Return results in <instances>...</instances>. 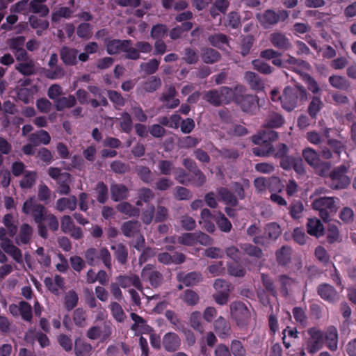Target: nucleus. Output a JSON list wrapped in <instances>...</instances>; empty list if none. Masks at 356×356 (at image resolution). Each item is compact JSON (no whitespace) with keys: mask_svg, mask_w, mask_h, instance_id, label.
Masks as SVG:
<instances>
[{"mask_svg":"<svg viewBox=\"0 0 356 356\" xmlns=\"http://www.w3.org/2000/svg\"><path fill=\"white\" fill-rule=\"evenodd\" d=\"M307 336L304 339L302 346L309 354H315L319 351L325 343L331 351L337 350L338 348V332L334 326H329L325 331H322L316 327L307 330Z\"/></svg>","mask_w":356,"mask_h":356,"instance_id":"1","label":"nucleus"},{"mask_svg":"<svg viewBox=\"0 0 356 356\" xmlns=\"http://www.w3.org/2000/svg\"><path fill=\"white\" fill-rule=\"evenodd\" d=\"M280 98L282 108L287 111H291L307 101V92L303 86L296 84L294 86L286 87Z\"/></svg>","mask_w":356,"mask_h":356,"instance_id":"2","label":"nucleus"},{"mask_svg":"<svg viewBox=\"0 0 356 356\" xmlns=\"http://www.w3.org/2000/svg\"><path fill=\"white\" fill-rule=\"evenodd\" d=\"M340 199L337 197H319L312 203V207L316 211L324 222H328L334 216L339 207Z\"/></svg>","mask_w":356,"mask_h":356,"instance_id":"3","label":"nucleus"},{"mask_svg":"<svg viewBox=\"0 0 356 356\" xmlns=\"http://www.w3.org/2000/svg\"><path fill=\"white\" fill-rule=\"evenodd\" d=\"M277 137V133L273 130L263 131L252 136V142L258 145L252 148L254 154L262 157L273 154L274 150L271 143L276 140Z\"/></svg>","mask_w":356,"mask_h":356,"instance_id":"4","label":"nucleus"},{"mask_svg":"<svg viewBox=\"0 0 356 356\" xmlns=\"http://www.w3.org/2000/svg\"><path fill=\"white\" fill-rule=\"evenodd\" d=\"M350 164H343L334 168L329 174L331 183L330 187L332 189L338 190L346 188L350 184V178L346 175Z\"/></svg>","mask_w":356,"mask_h":356,"instance_id":"5","label":"nucleus"},{"mask_svg":"<svg viewBox=\"0 0 356 356\" xmlns=\"http://www.w3.org/2000/svg\"><path fill=\"white\" fill-rule=\"evenodd\" d=\"M232 318L239 327L247 325L251 319L250 309L242 302H234L230 305Z\"/></svg>","mask_w":356,"mask_h":356,"instance_id":"6","label":"nucleus"},{"mask_svg":"<svg viewBox=\"0 0 356 356\" xmlns=\"http://www.w3.org/2000/svg\"><path fill=\"white\" fill-rule=\"evenodd\" d=\"M84 257L90 266H95L101 259L108 269H111V254L106 248L99 250L94 248H89L85 252Z\"/></svg>","mask_w":356,"mask_h":356,"instance_id":"7","label":"nucleus"},{"mask_svg":"<svg viewBox=\"0 0 356 356\" xmlns=\"http://www.w3.org/2000/svg\"><path fill=\"white\" fill-rule=\"evenodd\" d=\"M288 16L287 11L284 10L275 12L273 10L268 9L262 14H257V18L264 27L268 28L270 26L276 24L279 22L284 21Z\"/></svg>","mask_w":356,"mask_h":356,"instance_id":"8","label":"nucleus"},{"mask_svg":"<svg viewBox=\"0 0 356 356\" xmlns=\"http://www.w3.org/2000/svg\"><path fill=\"white\" fill-rule=\"evenodd\" d=\"M58 56L54 53L51 54L49 62L48 68L44 71V75L50 79H60L65 75L64 68L58 65Z\"/></svg>","mask_w":356,"mask_h":356,"instance_id":"9","label":"nucleus"},{"mask_svg":"<svg viewBox=\"0 0 356 356\" xmlns=\"http://www.w3.org/2000/svg\"><path fill=\"white\" fill-rule=\"evenodd\" d=\"M236 96V101L241 105L242 109L247 113H254L259 109L257 97L252 95Z\"/></svg>","mask_w":356,"mask_h":356,"instance_id":"10","label":"nucleus"},{"mask_svg":"<svg viewBox=\"0 0 356 356\" xmlns=\"http://www.w3.org/2000/svg\"><path fill=\"white\" fill-rule=\"evenodd\" d=\"M112 334V327L110 323H104L103 327L92 326L87 331V337L92 340L101 338L102 341L108 339Z\"/></svg>","mask_w":356,"mask_h":356,"instance_id":"11","label":"nucleus"},{"mask_svg":"<svg viewBox=\"0 0 356 356\" xmlns=\"http://www.w3.org/2000/svg\"><path fill=\"white\" fill-rule=\"evenodd\" d=\"M269 40L272 45L275 48L287 51L292 48V43L290 39L283 33L275 31L269 36Z\"/></svg>","mask_w":356,"mask_h":356,"instance_id":"12","label":"nucleus"},{"mask_svg":"<svg viewBox=\"0 0 356 356\" xmlns=\"http://www.w3.org/2000/svg\"><path fill=\"white\" fill-rule=\"evenodd\" d=\"M118 284L124 289L134 286L143 295V287L139 277L135 274L119 275L116 277Z\"/></svg>","mask_w":356,"mask_h":356,"instance_id":"13","label":"nucleus"},{"mask_svg":"<svg viewBox=\"0 0 356 356\" xmlns=\"http://www.w3.org/2000/svg\"><path fill=\"white\" fill-rule=\"evenodd\" d=\"M317 292L322 299L332 303L337 302L340 298L337 290L328 284H320L318 286Z\"/></svg>","mask_w":356,"mask_h":356,"instance_id":"14","label":"nucleus"},{"mask_svg":"<svg viewBox=\"0 0 356 356\" xmlns=\"http://www.w3.org/2000/svg\"><path fill=\"white\" fill-rule=\"evenodd\" d=\"M141 277L143 280H149L150 284L154 287L159 286L163 280L161 273L155 270L152 265H147L143 268Z\"/></svg>","mask_w":356,"mask_h":356,"instance_id":"15","label":"nucleus"},{"mask_svg":"<svg viewBox=\"0 0 356 356\" xmlns=\"http://www.w3.org/2000/svg\"><path fill=\"white\" fill-rule=\"evenodd\" d=\"M284 63L286 67L299 74L300 76H302V74L305 73V71L309 70L310 68L309 63L291 56H288L287 59Z\"/></svg>","mask_w":356,"mask_h":356,"instance_id":"16","label":"nucleus"},{"mask_svg":"<svg viewBox=\"0 0 356 356\" xmlns=\"http://www.w3.org/2000/svg\"><path fill=\"white\" fill-rule=\"evenodd\" d=\"M1 248L8 255H10L17 263H23V256L22 250L17 248L11 240H6L0 243Z\"/></svg>","mask_w":356,"mask_h":356,"instance_id":"17","label":"nucleus"},{"mask_svg":"<svg viewBox=\"0 0 356 356\" xmlns=\"http://www.w3.org/2000/svg\"><path fill=\"white\" fill-rule=\"evenodd\" d=\"M218 90L222 104H228L234 98L236 99V96H239V93H243L245 88L239 85L235 87L234 90L227 86L221 87Z\"/></svg>","mask_w":356,"mask_h":356,"instance_id":"18","label":"nucleus"},{"mask_svg":"<svg viewBox=\"0 0 356 356\" xmlns=\"http://www.w3.org/2000/svg\"><path fill=\"white\" fill-rule=\"evenodd\" d=\"M78 51L69 47H63L60 50V56L66 65H75L77 63Z\"/></svg>","mask_w":356,"mask_h":356,"instance_id":"19","label":"nucleus"},{"mask_svg":"<svg viewBox=\"0 0 356 356\" xmlns=\"http://www.w3.org/2000/svg\"><path fill=\"white\" fill-rule=\"evenodd\" d=\"M33 234L32 227L27 223L20 226L19 231L15 238L17 245L27 244L30 242Z\"/></svg>","mask_w":356,"mask_h":356,"instance_id":"20","label":"nucleus"},{"mask_svg":"<svg viewBox=\"0 0 356 356\" xmlns=\"http://www.w3.org/2000/svg\"><path fill=\"white\" fill-rule=\"evenodd\" d=\"M161 86V81L160 78L153 76L144 81L142 85L137 88V92L140 94L153 92L159 88Z\"/></svg>","mask_w":356,"mask_h":356,"instance_id":"21","label":"nucleus"},{"mask_svg":"<svg viewBox=\"0 0 356 356\" xmlns=\"http://www.w3.org/2000/svg\"><path fill=\"white\" fill-rule=\"evenodd\" d=\"M44 284L48 289L56 295L59 294L60 289L65 288L64 279L58 275H55L54 278H45Z\"/></svg>","mask_w":356,"mask_h":356,"instance_id":"22","label":"nucleus"},{"mask_svg":"<svg viewBox=\"0 0 356 356\" xmlns=\"http://www.w3.org/2000/svg\"><path fill=\"white\" fill-rule=\"evenodd\" d=\"M159 262L164 264H181L185 261V256L182 253L175 252L172 255L168 252L160 253L157 256Z\"/></svg>","mask_w":356,"mask_h":356,"instance_id":"23","label":"nucleus"},{"mask_svg":"<svg viewBox=\"0 0 356 356\" xmlns=\"http://www.w3.org/2000/svg\"><path fill=\"white\" fill-rule=\"evenodd\" d=\"M77 206V200L75 196L69 197H62L56 201V208L59 211L69 210L72 211L76 209Z\"/></svg>","mask_w":356,"mask_h":356,"instance_id":"24","label":"nucleus"},{"mask_svg":"<svg viewBox=\"0 0 356 356\" xmlns=\"http://www.w3.org/2000/svg\"><path fill=\"white\" fill-rule=\"evenodd\" d=\"M28 140L35 146L40 144L48 145L51 141V136L47 131L42 129L30 134Z\"/></svg>","mask_w":356,"mask_h":356,"instance_id":"25","label":"nucleus"},{"mask_svg":"<svg viewBox=\"0 0 356 356\" xmlns=\"http://www.w3.org/2000/svg\"><path fill=\"white\" fill-rule=\"evenodd\" d=\"M127 44H129V40H110L106 43V51L111 55L118 54L124 51Z\"/></svg>","mask_w":356,"mask_h":356,"instance_id":"26","label":"nucleus"},{"mask_svg":"<svg viewBox=\"0 0 356 356\" xmlns=\"http://www.w3.org/2000/svg\"><path fill=\"white\" fill-rule=\"evenodd\" d=\"M111 193L112 199L118 202L128 197L129 190L127 186L123 184H113L111 186Z\"/></svg>","mask_w":356,"mask_h":356,"instance_id":"27","label":"nucleus"},{"mask_svg":"<svg viewBox=\"0 0 356 356\" xmlns=\"http://www.w3.org/2000/svg\"><path fill=\"white\" fill-rule=\"evenodd\" d=\"M214 330L220 338H226L229 335L230 325L222 316L214 321Z\"/></svg>","mask_w":356,"mask_h":356,"instance_id":"28","label":"nucleus"},{"mask_svg":"<svg viewBox=\"0 0 356 356\" xmlns=\"http://www.w3.org/2000/svg\"><path fill=\"white\" fill-rule=\"evenodd\" d=\"M178 280L186 286L195 285L202 280V275L199 273L191 272L187 274L180 273L177 275Z\"/></svg>","mask_w":356,"mask_h":356,"instance_id":"29","label":"nucleus"},{"mask_svg":"<svg viewBox=\"0 0 356 356\" xmlns=\"http://www.w3.org/2000/svg\"><path fill=\"white\" fill-rule=\"evenodd\" d=\"M163 344L168 351L176 350L180 345V339L177 334L175 333H168L163 339Z\"/></svg>","mask_w":356,"mask_h":356,"instance_id":"30","label":"nucleus"},{"mask_svg":"<svg viewBox=\"0 0 356 356\" xmlns=\"http://www.w3.org/2000/svg\"><path fill=\"white\" fill-rule=\"evenodd\" d=\"M284 122V119L280 113L270 112L266 117L264 127L268 128H279Z\"/></svg>","mask_w":356,"mask_h":356,"instance_id":"31","label":"nucleus"},{"mask_svg":"<svg viewBox=\"0 0 356 356\" xmlns=\"http://www.w3.org/2000/svg\"><path fill=\"white\" fill-rule=\"evenodd\" d=\"M307 232L310 235L319 237L323 234L324 227L321 220L316 218H310L308 220Z\"/></svg>","mask_w":356,"mask_h":356,"instance_id":"32","label":"nucleus"},{"mask_svg":"<svg viewBox=\"0 0 356 356\" xmlns=\"http://www.w3.org/2000/svg\"><path fill=\"white\" fill-rule=\"evenodd\" d=\"M177 91L175 87H170L168 91L163 94L161 99L166 102V106L169 108H176L180 103L178 99L175 98Z\"/></svg>","mask_w":356,"mask_h":356,"instance_id":"33","label":"nucleus"},{"mask_svg":"<svg viewBox=\"0 0 356 356\" xmlns=\"http://www.w3.org/2000/svg\"><path fill=\"white\" fill-rule=\"evenodd\" d=\"M140 224L138 221L129 220L122 226V232L127 237H134L139 234Z\"/></svg>","mask_w":356,"mask_h":356,"instance_id":"34","label":"nucleus"},{"mask_svg":"<svg viewBox=\"0 0 356 356\" xmlns=\"http://www.w3.org/2000/svg\"><path fill=\"white\" fill-rule=\"evenodd\" d=\"M15 70L25 76L33 74L35 71V62L29 58L25 61L17 63Z\"/></svg>","mask_w":356,"mask_h":356,"instance_id":"35","label":"nucleus"},{"mask_svg":"<svg viewBox=\"0 0 356 356\" xmlns=\"http://www.w3.org/2000/svg\"><path fill=\"white\" fill-rule=\"evenodd\" d=\"M55 107L57 111H60L65 108H70L75 106L76 99L74 96L69 95L57 99L55 102Z\"/></svg>","mask_w":356,"mask_h":356,"instance_id":"36","label":"nucleus"},{"mask_svg":"<svg viewBox=\"0 0 356 356\" xmlns=\"http://www.w3.org/2000/svg\"><path fill=\"white\" fill-rule=\"evenodd\" d=\"M302 156L305 161L311 167L316 166L319 163L320 157L317 152L311 147H307L302 150Z\"/></svg>","mask_w":356,"mask_h":356,"instance_id":"37","label":"nucleus"},{"mask_svg":"<svg viewBox=\"0 0 356 356\" xmlns=\"http://www.w3.org/2000/svg\"><path fill=\"white\" fill-rule=\"evenodd\" d=\"M92 350V346L81 339L75 341L74 353L76 356H90Z\"/></svg>","mask_w":356,"mask_h":356,"instance_id":"38","label":"nucleus"},{"mask_svg":"<svg viewBox=\"0 0 356 356\" xmlns=\"http://www.w3.org/2000/svg\"><path fill=\"white\" fill-rule=\"evenodd\" d=\"M30 12L38 14L41 17L47 16L49 13V9L47 6L44 5L43 2L38 0H32L29 3Z\"/></svg>","mask_w":356,"mask_h":356,"instance_id":"39","label":"nucleus"},{"mask_svg":"<svg viewBox=\"0 0 356 356\" xmlns=\"http://www.w3.org/2000/svg\"><path fill=\"white\" fill-rule=\"evenodd\" d=\"M217 193L221 200L227 204L236 206L238 203L236 197L227 188L221 187L217 191Z\"/></svg>","mask_w":356,"mask_h":356,"instance_id":"40","label":"nucleus"},{"mask_svg":"<svg viewBox=\"0 0 356 356\" xmlns=\"http://www.w3.org/2000/svg\"><path fill=\"white\" fill-rule=\"evenodd\" d=\"M273 182L279 183L280 181L277 177H271L266 179L264 177H259L254 179V186L256 190L259 193H261L265 191L269 186V184Z\"/></svg>","mask_w":356,"mask_h":356,"instance_id":"41","label":"nucleus"},{"mask_svg":"<svg viewBox=\"0 0 356 356\" xmlns=\"http://www.w3.org/2000/svg\"><path fill=\"white\" fill-rule=\"evenodd\" d=\"M202 58L204 63L212 64L220 59V54L213 49L206 48L202 50Z\"/></svg>","mask_w":356,"mask_h":356,"instance_id":"42","label":"nucleus"},{"mask_svg":"<svg viewBox=\"0 0 356 356\" xmlns=\"http://www.w3.org/2000/svg\"><path fill=\"white\" fill-rule=\"evenodd\" d=\"M114 250V255L116 259L122 264H124L127 261L128 251L127 248L122 243H118L111 247Z\"/></svg>","mask_w":356,"mask_h":356,"instance_id":"43","label":"nucleus"},{"mask_svg":"<svg viewBox=\"0 0 356 356\" xmlns=\"http://www.w3.org/2000/svg\"><path fill=\"white\" fill-rule=\"evenodd\" d=\"M112 316L118 322H122L126 318V314L122 306L117 302L112 301L108 305Z\"/></svg>","mask_w":356,"mask_h":356,"instance_id":"44","label":"nucleus"},{"mask_svg":"<svg viewBox=\"0 0 356 356\" xmlns=\"http://www.w3.org/2000/svg\"><path fill=\"white\" fill-rule=\"evenodd\" d=\"M245 79L254 90H261L264 88V84L260 77L252 72H246Z\"/></svg>","mask_w":356,"mask_h":356,"instance_id":"45","label":"nucleus"},{"mask_svg":"<svg viewBox=\"0 0 356 356\" xmlns=\"http://www.w3.org/2000/svg\"><path fill=\"white\" fill-rule=\"evenodd\" d=\"M116 209L120 213L125 214L129 217L137 216L139 215L140 210L136 208L129 202H122L116 207Z\"/></svg>","mask_w":356,"mask_h":356,"instance_id":"46","label":"nucleus"},{"mask_svg":"<svg viewBox=\"0 0 356 356\" xmlns=\"http://www.w3.org/2000/svg\"><path fill=\"white\" fill-rule=\"evenodd\" d=\"M3 223L6 228V229L8 231V235L10 237H13L17 230L13 216L10 213L6 214L3 218Z\"/></svg>","mask_w":356,"mask_h":356,"instance_id":"47","label":"nucleus"},{"mask_svg":"<svg viewBox=\"0 0 356 356\" xmlns=\"http://www.w3.org/2000/svg\"><path fill=\"white\" fill-rule=\"evenodd\" d=\"M180 298L188 306L197 305L200 300L198 294L191 289L184 291L181 295Z\"/></svg>","mask_w":356,"mask_h":356,"instance_id":"48","label":"nucleus"},{"mask_svg":"<svg viewBox=\"0 0 356 356\" xmlns=\"http://www.w3.org/2000/svg\"><path fill=\"white\" fill-rule=\"evenodd\" d=\"M29 21L33 29H38L37 34L39 35L41 34L42 31L46 30L49 27V22L47 20L39 19L33 15L29 17Z\"/></svg>","mask_w":356,"mask_h":356,"instance_id":"49","label":"nucleus"},{"mask_svg":"<svg viewBox=\"0 0 356 356\" xmlns=\"http://www.w3.org/2000/svg\"><path fill=\"white\" fill-rule=\"evenodd\" d=\"M291 249L288 246H283L276 252L277 262L281 265H286L291 259Z\"/></svg>","mask_w":356,"mask_h":356,"instance_id":"50","label":"nucleus"},{"mask_svg":"<svg viewBox=\"0 0 356 356\" xmlns=\"http://www.w3.org/2000/svg\"><path fill=\"white\" fill-rule=\"evenodd\" d=\"M282 233L280 225L276 222H270L265 227V234L271 240H276Z\"/></svg>","mask_w":356,"mask_h":356,"instance_id":"51","label":"nucleus"},{"mask_svg":"<svg viewBox=\"0 0 356 356\" xmlns=\"http://www.w3.org/2000/svg\"><path fill=\"white\" fill-rule=\"evenodd\" d=\"M36 178V172L27 171L20 181L19 185L24 189L31 188L35 184Z\"/></svg>","mask_w":356,"mask_h":356,"instance_id":"52","label":"nucleus"},{"mask_svg":"<svg viewBox=\"0 0 356 356\" xmlns=\"http://www.w3.org/2000/svg\"><path fill=\"white\" fill-rule=\"evenodd\" d=\"M204 99L213 106H220L222 104L219 90H211L204 93Z\"/></svg>","mask_w":356,"mask_h":356,"instance_id":"53","label":"nucleus"},{"mask_svg":"<svg viewBox=\"0 0 356 356\" xmlns=\"http://www.w3.org/2000/svg\"><path fill=\"white\" fill-rule=\"evenodd\" d=\"M230 353L233 356H246L247 350L242 342L239 340H232L230 346Z\"/></svg>","mask_w":356,"mask_h":356,"instance_id":"54","label":"nucleus"},{"mask_svg":"<svg viewBox=\"0 0 356 356\" xmlns=\"http://www.w3.org/2000/svg\"><path fill=\"white\" fill-rule=\"evenodd\" d=\"M78 300L77 293L73 290L69 291L66 293L64 298L65 307L67 310H72L76 306Z\"/></svg>","mask_w":356,"mask_h":356,"instance_id":"55","label":"nucleus"},{"mask_svg":"<svg viewBox=\"0 0 356 356\" xmlns=\"http://www.w3.org/2000/svg\"><path fill=\"white\" fill-rule=\"evenodd\" d=\"M211 44L218 48H222L224 45H228V38L222 33H217L210 35L208 38Z\"/></svg>","mask_w":356,"mask_h":356,"instance_id":"56","label":"nucleus"},{"mask_svg":"<svg viewBox=\"0 0 356 356\" xmlns=\"http://www.w3.org/2000/svg\"><path fill=\"white\" fill-rule=\"evenodd\" d=\"M322 107L323 102L321 98L318 97H314L308 106V113L309 115L312 118H315Z\"/></svg>","mask_w":356,"mask_h":356,"instance_id":"57","label":"nucleus"},{"mask_svg":"<svg viewBox=\"0 0 356 356\" xmlns=\"http://www.w3.org/2000/svg\"><path fill=\"white\" fill-rule=\"evenodd\" d=\"M191 326L199 331L202 332L204 330L203 324L202 322V314L200 312H193L191 313L189 319Z\"/></svg>","mask_w":356,"mask_h":356,"instance_id":"58","label":"nucleus"},{"mask_svg":"<svg viewBox=\"0 0 356 356\" xmlns=\"http://www.w3.org/2000/svg\"><path fill=\"white\" fill-rule=\"evenodd\" d=\"M86 312L81 308L75 309L73 314V321L76 325L84 327L87 325Z\"/></svg>","mask_w":356,"mask_h":356,"instance_id":"59","label":"nucleus"},{"mask_svg":"<svg viewBox=\"0 0 356 356\" xmlns=\"http://www.w3.org/2000/svg\"><path fill=\"white\" fill-rule=\"evenodd\" d=\"M108 97L109 99L113 102L115 107L118 109H120L121 107L124 106L125 104V99L122 97V95L115 90H108Z\"/></svg>","mask_w":356,"mask_h":356,"instance_id":"60","label":"nucleus"},{"mask_svg":"<svg viewBox=\"0 0 356 356\" xmlns=\"http://www.w3.org/2000/svg\"><path fill=\"white\" fill-rule=\"evenodd\" d=\"M157 168L160 173L163 175H170L175 168L172 162L168 160L159 161Z\"/></svg>","mask_w":356,"mask_h":356,"instance_id":"61","label":"nucleus"},{"mask_svg":"<svg viewBox=\"0 0 356 356\" xmlns=\"http://www.w3.org/2000/svg\"><path fill=\"white\" fill-rule=\"evenodd\" d=\"M48 175L52 179L57 180L58 183H60L61 181L69 180L70 177L69 173H61L59 168L53 167H51L48 169Z\"/></svg>","mask_w":356,"mask_h":356,"instance_id":"62","label":"nucleus"},{"mask_svg":"<svg viewBox=\"0 0 356 356\" xmlns=\"http://www.w3.org/2000/svg\"><path fill=\"white\" fill-rule=\"evenodd\" d=\"M329 82L334 88L338 89H346L349 86L348 81L344 77L340 76H331L329 78Z\"/></svg>","mask_w":356,"mask_h":356,"instance_id":"63","label":"nucleus"},{"mask_svg":"<svg viewBox=\"0 0 356 356\" xmlns=\"http://www.w3.org/2000/svg\"><path fill=\"white\" fill-rule=\"evenodd\" d=\"M160 62L156 59H151L147 63H142L140 68L147 74H152L158 70Z\"/></svg>","mask_w":356,"mask_h":356,"instance_id":"64","label":"nucleus"}]
</instances>
